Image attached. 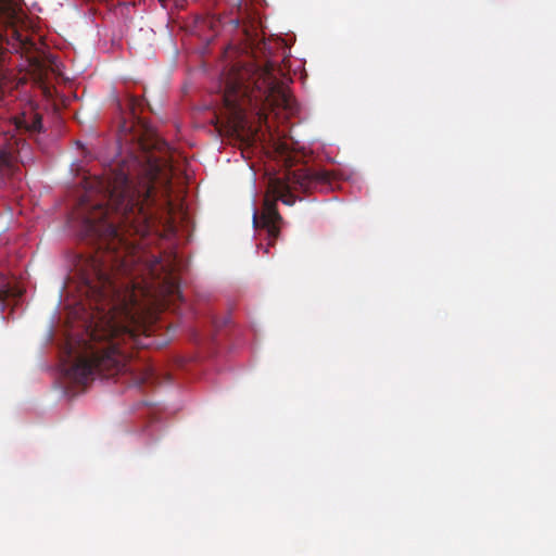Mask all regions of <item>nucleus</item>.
<instances>
[{
	"instance_id": "nucleus-1",
	"label": "nucleus",
	"mask_w": 556,
	"mask_h": 556,
	"mask_svg": "<svg viewBox=\"0 0 556 556\" xmlns=\"http://www.w3.org/2000/svg\"><path fill=\"white\" fill-rule=\"evenodd\" d=\"M164 162L144 153L142 161L135 157L105 169L100 176L85 177V194L74 212L81 235L98 247L87 261L150 287L148 276L153 275L159 261L148 264L139 240L128 237L141 239L151 230L155 184L161 180L168 192Z\"/></svg>"
},
{
	"instance_id": "nucleus-2",
	"label": "nucleus",
	"mask_w": 556,
	"mask_h": 556,
	"mask_svg": "<svg viewBox=\"0 0 556 556\" xmlns=\"http://www.w3.org/2000/svg\"><path fill=\"white\" fill-rule=\"evenodd\" d=\"M83 280L89 309L85 317L87 338L84 354L66 369V375L78 384H86L96 376L117 375L128 377L134 386L144 383L150 374L131 362V350L148 345L143 340L156 305L152 287L89 261Z\"/></svg>"
},
{
	"instance_id": "nucleus-3",
	"label": "nucleus",
	"mask_w": 556,
	"mask_h": 556,
	"mask_svg": "<svg viewBox=\"0 0 556 556\" xmlns=\"http://www.w3.org/2000/svg\"><path fill=\"white\" fill-rule=\"evenodd\" d=\"M278 74L281 68L270 61L264 65H236L223 74L222 99L237 130L251 128L248 114L261 126L267 122V110H294L295 101Z\"/></svg>"
},
{
	"instance_id": "nucleus-4",
	"label": "nucleus",
	"mask_w": 556,
	"mask_h": 556,
	"mask_svg": "<svg viewBox=\"0 0 556 556\" xmlns=\"http://www.w3.org/2000/svg\"><path fill=\"white\" fill-rule=\"evenodd\" d=\"M288 182L280 179H270L267 194L264 199L263 211L253 213V226L255 229H264L274 244L280 233L279 224L282 218L277 210V201L287 205H293L295 198L291 189L302 192L323 190L328 188L331 181V174L325 169L302 167L288 174Z\"/></svg>"
},
{
	"instance_id": "nucleus-5",
	"label": "nucleus",
	"mask_w": 556,
	"mask_h": 556,
	"mask_svg": "<svg viewBox=\"0 0 556 556\" xmlns=\"http://www.w3.org/2000/svg\"><path fill=\"white\" fill-rule=\"evenodd\" d=\"M18 127L25 128V130L30 134L40 132L42 130V117L39 113H31L28 116H24Z\"/></svg>"
},
{
	"instance_id": "nucleus-6",
	"label": "nucleus",
	"mask_w": 556,
	"mask_h": 556,
	"mask_svg": "<svg viewBox=\"0 0 556 556\" xmlns=\"http://www.w3.org/2000/svg\"><path fill=\"white\" fill-rule=\"evenodd\" d=\"M14 13V0H0V18H9L13 16Z\"/></svg>"
},
{
	"instance_id": "nucleus-7",
	"label": "nucleus",
	"mask_w": 556,
	"mask_h": 556,
	"mask_svg": "<svg viewBox=\"0 0 556 556\" xmlns=\"http://www.w3.org/2000/svg\"><path fill=\"white\" fill-rule=\"evenodd\" d=\"M165 148H167L166 142H163V141H160V140H156V142L153 146V149L159 150V151H162Z\"/></svg>"
},
{
	"instance_id": "nucleus-8",
	"label": "nucleus",
	"mask_w": 556,
	"mask_h": 556,
	"mask_svg": "<svg viewBox=\"0 0 556 556\" xmlns=\"http://www.w3.org/2000/svg\"><path fill=\"white\" fill-rule=\"evenodd\" d=\"M132 127L134 125L132 124H128L126 121L123 122V124L121 125V128L123 131H132Z\"/></svg>"
},
{
	"instance_id": "nucleus-9",
	"label": "nucleus",
	"mask_w": 556,
	"mask_h": 556,
	"mask_svg": "<svg viewBox=\"0 0 556 556\" xmlns=\"http://www.w3.org/2000/svg\"><path fill=\"white\" fill-rule=\"evenodd\" d=\"M128 105H129V109H130V111H131L132 115H135L136 100H135L134 98H131V99L129 100Z\"/></svg>"
},
{
	"instance_id": "nucleus-10",
	"label": "nucleus",
	"mask_w": 556,
	"mask_h": 556,
	"mask_svg": "<svg viewBox=\"0 0 556 556\" xmlns=\"http://www.w3.org/2000/svg\"><path fill=\"white\" fill-rule=\"evenodd\" d=\"M176 292H178V287L176 286V283L172 282L169 286V293L174 295Z\"/></svg>"
},
{
	"instance_id": "nucleus-11",
	"label": "nucleus",
	"mask_w": 556,
	"mask_h": 556,
	"mask_svg": "<svg viewBox=\"0 0 556 556\" xmlns=\"http://www.w3.org/2000/svg\"><path fill=\"white\" fill-rule=\"evenodd\" d=\"M159 1L162 3L163 7H165V3L167 0H159Z\"/></svg>"
},
{
	"instance_id": "nucleus-12",
	"label": "nucleus",
	"mask_w": 556,
	"mask_h": 556,
	"mask_svg": "<svg viewBox=\"0 0 556 556\" xmlns=\"http://www.w3.org/2000/svg\"><path fill=\"white\" fill-rule=\"evenodd\" d=\"M20 159H22V160H23L22 151L20 152Z\"/></svg>"
}]
</instances>
